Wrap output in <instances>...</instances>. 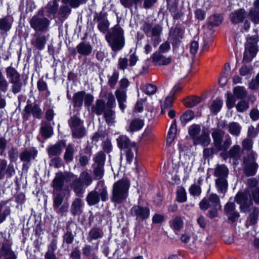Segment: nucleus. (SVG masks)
Segmentation results:
<instances>
[{"label": "nucleus", "instance_id": "nucleus-13", "mask_svg": "<svg viewBox=\"0 0 259 259\" xmlns=\"http://www.w3.org/2000/svg\"><path fill=\"white\" fill-rule=\"evenodd\" d=\"M46 41L47 38L45 35H40L37 33L31 40V43L36 49L41 50L44 48Z\"/></svg>", "mask_w": 259, "mask_h": 259}, {"label": "nucleus", "instance_id": "nucleus-23", "mask_svg": "<svg viewBox=\"0 0 259 259\" xmlns=\"http://www.w3.org/2000/svg\"><path fill=\"white\" fill-rule=\"evenodd\" d=\"M177 133V125L176 122L174 121L171 125L168 131L167 138L166 144L170 145L174 141Z\"/></svg>", "mask_w": 259, "mask_h": 259}, {"label": "nucleus", "instance_id": "nucleus-25", "mask_svg": "<svg viewBox=\"0 0 259 259\" xmlns=\"http://www.w3.org/2000/svg\"><path fill=\"white\" fill-rule=\"evenodd\" d=\"M7 77L10 78V82H16L20 80V75L13 68L9 67L6 70Z\"/></svg>", "mask_w": 259, "mask_h": 259}, {"label": "nucleus", "instance_id": "nucleus-14", "mask_svg": "<svg viewBox=\"0 0 259 259\" xmlns=\"http://www.w3.org/2000/svg\"><path fill=\"white\" fill-rule=\"evenodd\" d=\"M117 144L121 149L133 148L135 151H137V147L135 142H130L128 138L125 136H120L117 139Z\"/></svg>", "mask_w": 259, "mask_h": 259}, {"label": "nucleus", "instance_id": "nucleus-18", "mask_svg": "<svg viewBox=\"0 0 259 259\" xmlns=\"http://www.w3.org/2000/svg\"><path fill=\"white\" fill-rule=\"evenodd\" d=\"M144 125V121L141 119L135 118L132 120L129 127L127 131L130 133H134L140 130Z\"/></svg>", "mask_w": 259, "mask_h": 259}, {"label": "nucleus", "instance_id": "nucleus-24", "mask_svg": "<svg viewBox=\"0 0 259 259\" xmlns=\"http://www.w3.org/2000/svg\"><path fill=\"white\" fill-rule=\"evenodd\" d=\"M77 51L78 53L82 55H89L92 50V47L90 45L81 42L77 46Z\"/></svg>", "mask_w": 259, "mask_h": 259}, {"label": "nucleus", "instance_id": "nucleus-9", "mask_svg": "<svg viewBox=\"0 0 259 259\" xmlns=\"http://www.w3.org/2000/svg\"><path fill=\"white\" fill-rule=\"evenodd\" d=\"M74 105L81 107L84 102L85 106H90L94 100L93 96L89 94H86L84 92H78L75 93L73 97Z\"/></svg>", "mask_w": 259, "mask_h": 259}, {"label": "nucleus", "instance_id": "nucleus-51", "mask_svg": "<svg viewBox=\"0 0 259 259\" xmlns=\"http://www.w3.org/2000/svg\"><path fill=\"white\" fill-rule=\"evenodd\" d=\"M109 26V23L107 20H101L99 21L98 28L99 29L103 32H105L106 31Z\"/></svg>", "mask_w": 259, "mask_h": 259}, {"label": "nucleus", "instance_id": "nucleus-20", "mask_svg": "<svg viewBox=\"0 0 259 259\" xmlns=\"http://www.w3.org/2000/svg\"><path fill=\"white\" fill-rule=\"evenodd\" d=\"M224 133L219 130H214L212 133V137L214 142V145L216 148H221L222 140L224 138Z\"/></svg>", "mask_w": 259, "mask_h": 259}, {"label": "nucleus", "instance_id": "nucleus-57", "mask_svg": "<svg viewBox=\"0 0 259 259\" xmlns=\"http://www.w3.org/2000/svg\"><path fill=\"white\" fill-rule=\"evenodd\" d=\"M127 66V59L126 58H119L118 61V68L124 70Z\"/></svg>", "mask_w": 259, "mask_h": 259}, {"label": "nucleus", "instance_id": "nucleus-3", "mask_svg": "<svg viewBox=\"0 0 259 259\" xmlns=\"http://www.w3.org/2000/svg\"><path fill=\"white\" fill-rule=\"evenodd\" d=\"M130 183L127 180H121L116 182L113 186L112 201L120 203L128 196Z\"/></svg>", "mask_w": 259, "mask_h": 259}, {"label": "nucleus", "instance_id": "nucleus-49", "mask_svg": "<svg viewBox=\"0 0 259 259\" xmlns=\"http://www.w3.org/2000/svg\"><path fill=\"white\" fill-rule=\"evenodd\" d=\"M240 148L238 145H234L230 150L229 155L230 157L233 158H237L240 155Z\"/></svg>", "mask_w": 259, "mask_h": 259}, {"label": "nucleus", "instance_id": "nucleus-31", "mask_svg": "<svg viewBox=\"0 0 259 259\" xmlns=\"http://www.w3.org/2000/svg\"><path fill=\"white\" fill-rule=\"evenodd\" d=\"M114 112L111 109H107L105 111L104 116L106 123L109 125H112L115 122Z\"/></svg>", "mask_w": 259, "mask_h": 259}, {"label": "nucleus", "instance_id": "nucleus-47", "mask_svg": "<svg viewBox=\"0 0 259 259\" xmlns=\"http://www.w3.org/2000/svg\"><path fill=\"white\" fill-rule=\"evenodd\" d=\"M87 0H62V3L69 5L73 8L78 7L82 3L85 2Z\"/></svg>", "mask_w": 259, "mask_h": 259}, {"label": "nucleus", "instance_id": "nucleus-33", "mask_svg": "<svg viewBox=\"0 0 259 259\" xmlns=\"http://www.w3.org/2000/svg\"><path fill=\"white\" fill-rule=\"evenodd\" d=\"M257 168V164L254 162H252L249 164H246L244 169L245 172L248 176H253L256 173Z\"/></svg>", "mask_w": 259, "mask_h": 259}, {"label": "nucleus", "instance_id": "nucleus-28", "mask_svg": "<svg viewBox=\"0 0 259 259\" xmlns=\"http://www.w3.org/2000/svg\"><path fill=\"white\" fill-rule=\"evenodd\" d=\"M93 111L97 115H101L105 110V102L102 100H98L96 101V105L93 107Z\"/></svg>", "mask_w": 259, "mask_h": 259}, {"label": "nucleus", "instance_id": "nucleus-29", "mask_svg": "<svg viewBox=\"0 0 259 259\" xmlns=\"http://www.w3.org/2000/svg\"><path fill=\"white\" fill-rule=\"evenodd\" d=\"M82 206L81 200L79 198L75 199L71 205V212L73 215L81 213V207Z\"/></svg>", "mask_w": 259, "mask_h": 259}, {"label": "nucleus", "instance_id": "nucleus-45", "mask_svg": "<svg viewBox=\"0 0 259 259\" xmlns=\"http://www.w3.org/2000/svg\"><path fill=\"white\" fill-rule=\"evenodd\" d=\"M74 153V149L72 146L69 145L66 149L64 154V159L65 160L70 161L72 160Z\"/></svg>", "mask_w": 259, "mask_h": 259}, {"label": "nucleus", "instance_id": "nucleus-26", "mask_svg": "<svg viewBox=\"0 0 259 259\" xmlns=\"http://www.w3.org/2000/svg\"><path fill=\"white\" fill-rule=\"evenodd\" d=\"M40 132L42 136L46 138H50L53 134L52 126L49 123L46 122L42 123Z\"/></svg>", "mask_w": 259, "mask_h": 259}, {"label": "nucleus", "instance_id": "nucleus-1", "mask_svg": "<svg viewBox=\"0 0 259 259\" xmlns=\"http://www.w3.org/2000/svg\"><path fill=\"white\" fill-rule=\"evenodd\" d=\"M108 197L107 187L104 181H100L98 182L95 189L88 194L86 200L89 205H94L98 203L100 200L106 201Z\"/></svg>", "mask_w": 259, "mask_h": 259}, {"label": "nucleus", "instance_id": "nucleus-5", "mask_svg": "<svg viewBox=\"0 0 259 259\" xmlns=\"http://www.w3.org/2000/svg\"><path fill=\"white\" fill-rule=\"evenodd\" d=\"M228 174V169L224 165H218L215 169L214 176L217 177L215 184L219 191L221 192H225L227 189L226 178Z\"/></svg>", "mask_w": 259, "mask_h": 259}, {"label": "nucleus", "instance_id": "nucleus-17", "mask_svg": "<svg viewBox=\"0 0 259 259\" xmlns=\"http://www.w3.org/2000/svg\"><path fill=\"white\" fill-rule=\"evenodd\" d=\"M25 111L27 114H32L35 118H39L42 115L41 109L36 105H27L25 107Z\"/></svg>", "mask_w": 259, "mask_h": 259}, {"label": "nucleus", "instance_id": "nucleus-59", "mask_svg": "<svg viewBox=\"0 0 259 259\" xmlns=\"http://www.w3.org/2000/svg\"><path fill=\"white\" fill-rule=\"evenodd\" d=\"M7 166V162L5 159L0 160V179L4 177L5 174Z\"/></svg>", "mask_w": 259, "mask_h": 259}, {"label": "nucleus", "instance_id": "nucleus-63", "mask_svg": "<svg viewBox=\"0 0 259 259\" xmlns=\"http://www.w3.org/2000/svg\"><path fill=\"white\" fill-rule=\"evenodd\" d=\"M162 30V28L161 26L156 25H155L151 30V33L152 36H160Z\"/></svg>", "mask_w": 259, "mask_h": 259}, {"label": "nucleus", "instance_id": "nucleus-53", "mask_svg": "<svg viewBox=\"0 0 259 259\" xmlns=\"http://www.w3.org/2000/svg\"><path fill=\"white\" fill-rule=\"evenodd\" d=\"M104 175L103 166H96L94 169V176L95 179H101Z\"/></svg>", "mask_w": 259, "mask_h": 259}, {"label": "nucleus", "instance_id": "nucleus-11", "mask_svg": "<svg viewBox=\"0 0 259 259\" xmlns=\"http://www.w3.org/2000/svg\"><path fill=\"white\" fill-rule=\"evenodd\" d=\"M30 26L36 31L46 29L49 25V21L46 18H38L34 16L30 21Z\"/></svg>", "mask_w": 259, "mask_h": 259}, {"label": "nucleus", "instance_id": "nucleus-19", "mask_svg": "<svg viewBox=\"0 0 259 259\" xmlns=\"http://www.w3.org/2000/svg\"><path fill=\"white\" fill-rule=\"evenodd\" d=\"M37 154V150L34 148H32L23 152L20 155V158L22 161L29 162L31 159H34Z\"/></svg>", "mask_w": 259, "mask_h": 259}, {"label": "nucleus", "instance_id": "nucleus-10", "mask_svg": "<svg viewBox=\"0 0 259 259\" xmlns=\"http://www.w3.org/2000/svg\"><path fill=\"white\" fill-rule=\"evenodd\" d=\"M235 201L240 204V209L243 211H246L252 204L251 196L246 193H238L235 197Z\"/></svg>", "mask_w": 259, "mask_h": 259}, {"label": "nucleus", "instance_id": "nucleus-56", "mask_svg": "<svg viewBox=\"0 0 259 259\" xmlns=\"http://www.w3.org/2000/svg\"><path fill=\"white\" fill-rule=\"evenodd\" d=\"M249 15L252 21L256 23L259 22V11L256 9L251 10L249 12Z\"/></svg>", "mask_w": 259, "mask_h": 259}, {"label": "nucleus", "instance_id": "nucleus-34", "mask_svg": "<svg viewBox=\"0 0 259 259\" xmlns=\"http://www.w3.org/2000/svg\"><path fill=\"white\" fill-rule=\"evenodd\" d=\"M12 26V23L10 22L9 19L7 17H4L0 19V29L7 32L10 30Z\"/></svg>", "mask_w": 259, "mask_h": 259}, {"label": "nucleus", "instance_id": "nucleus-54", "mask_svg": "<svg viewBox=\"0 0 259 259\" xmlns=\"http://www.w3.org/2000/svg\"><path fill=\"white\" fill-rule=\"evenodd\" d=\"M95 161L96 166H104L105 163V157L103 153H98L95 158Z\"/></svg>", "mask_w": 259, "mask_h": 259}, {"label": "nucleus", "instance_id": "nucleus-46", "mask_svg": "<svg viewBox=\"0 0 259 259\" xmlns=\"http://www.w3.org/2000/svg\"><path fill=\"white\" fill-rule=\"evenodd\" d=\"M177 200L179 202H184L186 201V193L184 188H180L177 191Z\"/></svg>", "mask_w": 259, "mask_h": 259}, {"label": "nucleus", "instance_id": "nucleus-55", "mask_svg": "<svg viewBox=\"0 0 259 259\" xmlns=\"http://www.w3.org/2000/svg\"><path fill=\"white\" fill-rule=\"evenodd\" d=\"M239 72L241 75L247 77H249L252 74L251 69L245 65L241 67Z\"/></svg>", "mask_w": 259, "mask_h": 259}, {"label": "nucleus", "instance_id": "nucleus-60", "mask_svg": "<svg viewBox=\"0 0 259 259\" xmlns=\"http://www.w3.org/2000/svg\"><path fill=\"white\" fill-rule=\"evenodd\" d=\"M259 87V73L256 76L255 79H252L249 84V88L250 89H257Z\"/></svg>", "mask_w": 259, "mask_h": 259}, {"label": "nucleus", "instance_id": "nucleus-64", "mask_svg": "<svg viewBox=\"0 0 259 259\" xmlns=\"http://www.w3.org/2000/svg\"><path fill=\"white\" fill-rule=\"evenodd\" d=\"M140 0H120L121 4L125 8H131L134 4H136Z\"/></svg>", "mask_w": 259, "mask_h": 259}, {"label": "nucleus", "instance_id": "nucleus-42", "mask_svg": "<svg viewBox=\"0 0 259 259\" xmlns=\"http://www.w3.org/2000/svg\"><path fill=\"white\" fill-rule=\"evenodd\" d=\"M193 118L194 113L192 111H187L181 116L180 120L182 123L186 124Z\"/></svg>", "mask_w": 259, "mask_h": 259}, {"label": "nucleus", "instance_id": "nucleus-61", "mask_svg": "<svg viewBox=\"0 0 259 259\" xmlns=\"http://www.w3.org/2000/svg\"><path fill=\"white\" fill-rule=\"evenodd\" d=\"M236 99L231 94L227 95V106L231 109L232 108L235 104Z\"/></svg>", "mask_w": 259, "mask_h": 259}, {"label": "nucleus", "instance_id": "nucleus-44", "mask_svg": "<svg viewBox=\"0 0 259 259\" xmlns=\"http://www.w3.org/2000/svg\"><path fill=\"white\" fill-rule=\"evenodd\" d=\"M223 103L221 100L217 99L212 102L210 110L213 113H217L220 111L222 106Z\"/></svg>", "mask_w": 259, "mask_h": 259}, {"label": "nucleus", "instance_id": "nucleus-38", "mask_svg": "<svg viewBox=\"0 0 259 259\" xmlns=\"http://www.w3.org/2000/svg\"><path fill=\"white\" fill-rule=\"evenodd\" d=\"M58 8V4L56 0H53V1L49 2L46 8L47 12L49 14L55 13L57 12Z\"/></svg>", "mask_w": 259, "mask_h": 259}, {"label": "nucleus", "instance_id": "nucleus-50", "mask_svg": "<svg viewBox=\"0 0 259 259\" xmlns=\"http://www.w3.org/2000/svg\"><path fill=\"white\" fill-rule=\"evenodd\" d=\"M3 205L0 203V224L3 223L10 213V209L6 208L3 210Z\"/></svg>", "mask_w": 259, "mask_h": 259}, {"label": "nucleus", "instance_id": "nucleus-30", "mask_svg": "<svg viewBox=\"0 0 259 259\" xmlns=\"http://www.w3.org/2000/svg\"><path fill=\"white\" fill-rule=\"evenodd\" d=\"M228 128L231 134L238 136L240 134L241 127L238 123L232 122L229 124Z\"/></svg>", "mask_w": 259, "mask_h": 259}, {"label": "nucleus", "instance_id": "nucleus-15", "mask_svg": "<svg viewBox=\"0 0 259 259\" xmlns=\"http://www.w3.org/2000/svg\"><path fill=\"white\" fill-rule=\"evenodd\" d=\"M209 133L207 129H204L200 136H198L194 141L196 144H201L202 146H206L210 142Z\"/></svg>", "mask_w": 259, "mask_h": 259}, {"label": "nucleus", "instance_id": "nucleus-39", "mask_svg": "<svg viewBox=\"0 0 259 259\" xmlns=\"http://www.w3.org/2000/svg\"><path fill=\"white\" fill-rule=\"evenodd\" d=\"M172 97L169 95L165 98L163 103L161 104V113L163 114L166 110L169 109L171 107L172 104Z\"/></svg>", "mask_w": 259, "mask_h": 259}, {"label": "nucleus", "instance_id": "nucleus-7", "mask_svg": "<svg viewBox=\"0 0 259 259\" xmlns=\"http://www.w3.org/2000/svg\"><path fill=\"white\" fill-rule=\"evenodd\" d=\"M257 40L255 37H251L247 39L244 53V60L250 61L257 53Z\"/></svg>", "mask_w": 259, "mask_h": 259}, {"label": "nucleus", "instance_id": "nucleus-37", "mask_svg": "<svg viewBox=\"0 0 259 259\" xmlns=\"http://www.w3.org/2000/svg\"><path fill=\"white\" fill-rule=\"evenodd\" d=\"M209 206H213L214 208H220V200L216 194H211L207 199Z\"/></svg>", "mask_w": 259, "mask_h": 259}, {"label": "nucleus", "instance_id": "nucleus-21", "mask_svg": "<svg viewBox=\"0 0 259 259\" xmlns=\"http://www.w3.org/2000/svg\"><path fill=\"white\" fill-rule=\"evenodd\" d=\"M245 17V13L242 9L236 11L230 15L231 21L234 23L242 22Z\"/></svg>", "mask_w": 259, "mask_h": 259}, {"label": "nucleus", "instance_id": "nucleus-43", "mask_svg": "<svg viewBox=\"0 0 259 259\" xmlns=\"http://www.w3.org/2000/svg\"><path fill=\"white\" fill-rule=\"evenodd\" d=\"M108 84L111 88H114L116 85L119 78V73L114 71L111 75H108Z\"/></svg>", "mask_w": 259, "mask_h": 259}, {"label": "nucleus", "instance_id": "nucleus-4", "mask_svg": "<svg viewBox=\"0 0 259 259\" xmlns=\"http://www.w3.org/2000/svg\"><path fill=\"white\" fill-rule=\"evenodd\" d=\"M69 195L68 190L53 192V207L57 212L63 213L67 211L69 204L67 197Z\"/></svg>", "mask_w": 259, "mask_h": 259}, {"label": "nucleus", "instance_id": "nucleus-35", "mask_svg": "<svg viewBox=\"0 0 259 259\" xmlns=\"http://www.w3.org/2000/svg\"><path fill=\"white\" fill-rule=\"evenodd\" d=\"M79 179L84 184V185L86 186H89L90 185L93 181L92 177L86 171H83L80 174Z\"/></svg>", "mask_w": 259, "mask_h": 259}, {"label": "nucleus", "instance_id": "nucleus-48", "mask_svg": "<svg viewBox=\"0 0 259 259\" xmlns=\"http://www.w3.org/2000/svg\"><path fill=\"white\" fill-rule=\"evenodd\" d=\"M115 95L118 102H126V95L125 91L117 90L115 92Z\"/></svg>", "mask_w": 259, "mask_h": 259}, {"label": "nucleus", "instance_id": "nucleus-8", "mask_svg": "<svg viewBox=\"0 0 259 259\" xmlns=\"http://www.w3.org/2000/svg\"><path fill=\"white\" fill-rule=\"evenodd\" d=\"M69 123L73 137L79 138L84 136L85 130L83 126L82 122L79 119L75 117H72Z\"/></svg>", "mask_w": 259, "mask_h": 259}, {"label": "nucleus", "instance_id": "nucleus-2", "mask_svg": "<svg viewBox=\"0 0 259 259\" xmlns=\"http://www.w3.org/2000/svg\"><path fill=\"white\" fill-rule=\"evenodd\" d=\"M106 39L113 51H119L124 46L123 30L118 26H115L106 35Z\"/></svg>", "mask_w": 259, "mask_h": 259}, {"label": "nucleus", "instance_id": "nucleus-62", "mask_svg": "<svg viewBox=\"0 0 259 259\" xmlns=\"http://www.w3.org/2000/svg\"><path fill=\"white\" fill-rule=\"evenodd\" d=\"M108 100L107 102V106L109 108H111L115 105V100L113 95L109 93L108 95Z\"/></svg>", "mask_w": 259, "mask_h": 259}, {"label": "nucleus", "instance_id": "nucleus-16", "mask_svg": "<svg viewBox=\"0 0 259 259\" xmlns=\"http://www.w3.org/2000/svg\"><path fill=\"white\" fill-rule=\"evenodd\" d=\"M153 61L159 65H165L171 62V59L170 57H165L159 52H156L153 55Z\"/></svg>", "mask_w": 259, "mask_h": 259}, {"label": "nucleus", "instance_id": "nucleus-6", "mask_svg": "<svg viewBox=\"0 0 259 259\" xmlns=\"http://www.w3.org/2000/svg\"><path fill=\"white\" fill-rule=\"evenodd\" d=\"M74 177V175L71 173L64 174L62 172H59L56 174L53 181V187L54 189V192L66 191L67 190L62 189L64 182H70Z\"/></svg>", "mask_w": 259, "mask_h": 259}, {"label": "nucleus", "instance_id": "nucleus-32", "mask_svg": "<svg viewBox=\"0 0 259 259\" xmlns=\"http://www.w3.org/2000/svg\"><path fill=\"white\" fill-rule=\"evenodd\" d=\"M201 102V98L199 97H191L187 98L184 102L185 106L188 107H193Z\"/></svg>", "mask_w": 259, "mask_h": 259}, {"label": "nucleus", "instance_id": "nucleus-36", "mask_svg": "<svg viewBox=\"0 0 259 259\" xmlns=\"http://www.w3.org/2000/svg\"><path fill=\"white\" fill-rule=\"evenodd\" d=\"M200 130V126L199 125L194 124L190 126L189 133L190 136L193 139L194 141L198 137Z\"/></svg>", "mask_w": 259, "mask_h": 259}, {"label": "nucleus", "instance_id": "nucleus-22", "mask_svg": "<svg viewBox=\"0 0 259 259\" xmlns=\"http://www.w3.org/2000/svg\"><path fill=\"white\" fill-rule=\"evenodd\" d=\"M63 147V144L60 143H57L54 145L51 146L48 149L49 156H54L60 155Z\"/></svg>", "mask_w": 259, "mask_h": 259}, {"label": "nucleus", "instance_id": "nucleus-27", "mask_svg": "<svg viewBox=\"0 0 259 259\" xmlns=\"http://www.w3.org/2000/svg\"><path fill=\"white\" fill-rule=\"evenodd\" d=\"M72 187L73 188L74 191L78 195L82 193V188L84 184L82 183L80 179H77L76 176L74 175V177L71 180Z\"/></svg>", "mask_w": 259, "mask_h": 259}, {"label": "nucleus", "instance_id": "nucleus-52", "mask_svg": "<svg viewBox=\"0 0 259 259\" xmlns=\"http://www.w3.org/2000/svg\"><path fill=\"white\" fill-rule=\"evenodd\" d=\"M249 107L248 104L247 102L245 101H241L239 102L236 106V109L237 111L240 112H243L244 111L246 110Z\"/></svg>", "mask_w": 259, "mask_h": 259}, {"label": "nucleus", "instance_id": "nucleus-12", "mask_svg": "<svg viewBox=\"0 0 259 259\" xmlns=\"http://www.w3.org/2000/svg\"><path fill=\"white\" fill-rule=\"evenodd\" d=\"M131 213L137 218L146 219L149 216V209L147 207H141L140 206H135L131 209Z\"/></svg>", "mask_w": 259, "mask_h": 259}, {"label": "nucleus", "instance_id": "nucleus-41", "mask_svg": "<svg viewBox=\"0 0 259 259\" xmlns=\"http://www.w3.org/2000/svg\"><path fill=\"white\" fill-rule=\"evenodd\" d=\"M233 93L234 95L238 99H243L246 95L245 89L243 87H237L234 88Z\"/></svg>", "mask_w": 259, "mask_h": 259}, {"label": "nucleus", "instance_id": "nucleus-40", "mask_svg": "<svg viewBox=\"0 0 259 259\" xmlns=\"http://www.w3.org/2000/svg\"><path fill=\"white\" fill-rule=\"evenodd\" d=\"M183 223L180 217H176L172 222L171 227L175 231H179L183 227Z\"/></svg>", "mask_w": 259, "mask_h": 259}, {"label": "nucleus", "instance_id": "nucleus-58", "mask_svg": "<svg viewBox=\"0 0 259 259\" xmlns=\"http://www.w3.org/2000/svg\"><path fill=\"white\" fill-rule=\"evenodd\" d=\"M90 235L92 239H97L102 237V232L99 229H93L91 231Z\"/></svg>", "mask_w": 259, "mask_h": 259}]
</instances>
